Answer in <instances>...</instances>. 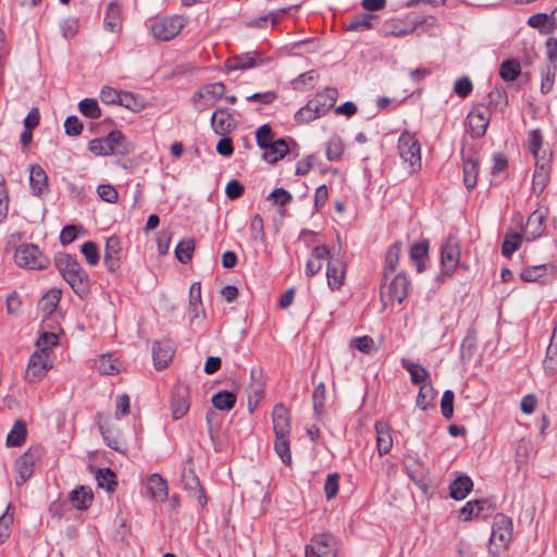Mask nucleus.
Here are the masks:
<instances>
[{
    "label": "nucleus",
    "mask_w": 557,
    "mask_h": 557,
    "mask_svg": "<svg viewBox=\"0 0 557 557\" xmlns=\"http://www.w3.org/2000/svg\"><path fill=\"white\" fill-rule=\"evenodd\" d=\"M54 264L75 295L81 299L87 298L90 293V280L78 261L69 253L58 252Z\"/></svg>",
    "instance_id": "obj_1"
},
{
    "label": "nucleus",
    "mask_w": 557,
    "mask_h": 557,
    "mask_svg": "<svg viewBox=\"0 0 557 557\" xmlns=\"http://www.w3.org/2000/svg\"><path fill=\"white\" fill-rule=\"evenodd\" d=\"M338 98V90L334 87H326L318 92L313 99L301 107L295 114L297 123H309L325 115L335 106Z\"/></svg>",
    "instance_id": "obj_2"
},
{
    "label": "nucleus",
    "mask_w": 557,
    "mask_h": 557,
    "mask_svg": "<svg viewBox=\"0 0 557 557\" xmlns=\"http://www.w3.org/2000/svg\"><path fill=\"white\" fill-rule=\"evenodd\" d=\"M511 539L512 520L504 513H497L493 520L490 554L493 557H500L508 549Z\"/></svg>",
    "instance_id": "obj_3"
},
{
    "label": "nucleus",
    "mask_w": 557,
    "mask_h": 557,
    "mask_svg": "<svg viewBox=\"0 0 557 557\" xmlns=\"http://www.w3.org/2000/svg\"><path fill=\"white\" fill-rule=\"evenodd\" d=\"M409 289L410 281L404 273L396 274L389 282H387V278H383L380 288V297L383 307L386 308L395 301L401 304L407 298Z\"/></svg>",
    "instance_id": "obj_4"
},
{
    "label": "nucleus",
    "mask_w": 557,
    "mask_h": 557,
    "mask_svg": "<svg viewBox=\"0 0 557 557\" xmlns=\"http://www.w3.org/2000/svg\"><path fill=\"white\" fill-rule=\"evenodd\" d=\"M14 260L18 267L30 270L47 269L50 264V258L39 246H16Z\"/></svg>",
    "instance_id": "obj_5"
},
{
    "label": "nucleus",
    "mask_w": 557,
    "mask_h": 557,
    "mask_svg": "<svg viewBox=\"0 0 557 557\" xmlns=\"http://www.w3.org/2000/svg\"><path fill=\"white\" fill-rule=\"evenodd\" d=\"M397 148L403 161L409 164L411 173L421 169V146L412 134L404 131L398 138Z\"/></svg>",
    "instance_id": "obj_6"
},
{
    "label": "nucleus",
    "mask_w": 557,
    "mask_h": 557,
    "mask_svg": "<svg viewBox=\"0 0 557 557\" xmlns=\"http://www.w3.org/2000/svg\"><path fill=\"white\" fill-rule=\"evenodd\" d=\"M273 61L271 57L264 55L261 50H252L240 54H235L226 59L224 65L227 71H247L270 64Z\"/></svg>",
    "instance_id": "obj_7"
},
{
    "label": "nucleus",
    "mask_w": 557,
    "mask_h": 557,
    "mask_svg": "<svg viewBox=\"0 0 557 557\" xmlns=\"http://www.w3.org/2000/svg\"><path fill=\"white\" fill-rule=\"evenodd\" d=\"M185 25L183 16L173 15L156 20L151 24L153 37L161 41H169L175 38Z\"/></svg>",
    "instance_id": "obj_8"
},
{
    "label": "nucleus",
    "mask_w": 557,
    "mask_h": 557,
    "mask_svg": "<svg viewBox=\"0 0 557 557\" xmlns=\"http://www.w3.org/2000/svg\"><path fill=\"white\" fill-rule=\"evenodd\" d=\"M225 85L223 83H211L203 85L193 95V102L198 112H203L208 108L222 99L225 94Z\"/></svg>",
    "instance_id": "obj_9"
},
{
    "label": "nucleus",
    "mask_w": 557,
    "mask_h": 557,
    "mask_svg": "<svg viewBox=\"0 0 557 557\" xmlns=\"http://www.w3.org/2000/svg\"><path fill=\"white\" fill-rule=\"evenodd\" d=\"M491 110L484 104H476L467 115V126L472 138L485 135L491 120Z\"/></svg>",
    "instance_id": "obj_10"
},
{
    "label": "nucleus",
    "mask_w": 557,
    "mask_h": 557,
    "mask_svg": "<svg viewBox=\"0 0 557 557\" xmlns=\"http://www.w3.org/2000/svg\"><path fill=\"white\" fill-rule=\"evenodd\" d=\"M544 215L540 211H533L527 219L521 232L510 235L516 242L525 240L527 243L537 239L544 232Z\"/></svg>",
    "instance_id": "obj_11"
},
{
    "label": "nucleus",
    "mask_w": 557,
    "mask_h": 557,
    "mask_svg": "<svg viewBox=\"0 0 557 557\" xmlns=\"http://www.w3.org/2000/svg\"><path fill=\"white\" fill-rule=\"evenodd\" d=\"M307 553H313L317 557H336V539L330 533L317 534L311 539V543L306 545Z\"/></svg>",
    "instance_id": "obj_12"
},
{
    "label": "nucleus",
    "mask_w": 557,
    "mask_h": 557,
    "mask_svg": "<svg viewBox=\"0 0 557 557\" xmlns=\"http://www.w3.org/2000/svg\"><path fill=\"white\" fill-rule=\"evenodd\" d=\"M336 247H338V250H341V246H332L331 255L327 258L329 261L326 268L327 284L333 290L341 288L344 283L346 273L345 262L339 257L335 256Z\"/></svg>",
    "instance_id": "obj_13"
},
{
    "label": "nucleus",
    "mask_w": 557,
    "mask_h": 557,
    "mask_svg": "<svg viewBox=\"0 0 557 557\" xmlns=\"http://www.w3.org/2000/svg\"><path fill=\"white\" fill-rule=\"evenodd\" d=\"M40 455L39 448L30 447L15 462L18 473L16 485H23L34 472L35 462Z\"/></svg>",
    "instance_id": "obj_14"
},
{
    "label": "nucleus",
    "mask_w": 557,
    "mask_h": 557,
    "mask_svg": "<svg viewBox=\"0 0 557 557\" xmlns=\"http://www.w3.org/2000/svg\"><path fill=\"white\" fill-rule=\"evenodd\" d=\"M189 388L185 384H176L172 392L171 410L175 420L183 418L189 410Z\"/></svg>",
    "instance_id": "obj_15"
},
{
    "label": "nucleus",
    "mask_w": 557,
    "mask_h": 557,
    "mask_svg": "<svg viewBox=\"0 0 557 557\" xmlns=\"http://www.w3.org/2000/svg\"><path fill=\"white\" fill-rule=\"evenodd\" d=\"M463 162V184L468 190L473 189L478 183L479 176V154L472 150L466 154L465 149H461Z\"/></svg>",
    "instance_id": "obj_16"
},
{
    "label": "nucleus",
    "mask_w": 557,
    "mask_h": 557,
    "mask_svg": "<svg viewBox=\"0 0 557 557\" xmlns=\"http://www.w3.org/2000/svg\"><path fill=\"white\" fill-rule=\"evenodd\" d=\"M211 126L215 134L224 136L236 127V120L227 108L216 109L211 116Z\"/></svg>",
    "instance_id": "obj_17"
},
{
    "label": "nucleus",
    "mask_w": 557,
    "mask_h": 557,
    "mask_svg": "<svg viewBox=\"0 0 557 557\" xmlns=\"http://www.w3.org/2000/svg\"><path fill=\"white\" fill-rule=\"evenodd\" d=\"M49 357L42 352H34L28 361L25 377L29 382H37L42 379L51 364L48 363Z\"/></svg>",
    "instance_id": "obj_18"
},
{
    "label": "nucleus",
    "mask_w": 557,
    "mask_h": 557,
    "mask_svg": "<svg viewBox=\"0 0 557 557\" xmlns=\"http://www.w3.org/2000/svg\"><path fill=\"white\" fill-rule=\"evenodd\" d=\"M175 354L174 345L171 341H158L152 345L153 364L158 370L164 369L171 362Z\"/></svg>",
    "instance_id": "obj_19"
},
{
    "label": "nucleus",
    "mask_w": 557,
    "mask_h": 557,
    "mask_svg": "<svg viewBox=\"0 0 557 557\" xmlns=\"http://www.w3.org/2000/svg\"><path fill=\"white\" fill-rule=\"evenodd\" d=\"M556 273V264L544 263L539 265H531L523 269L520 273V277L524 282H544L548 276H555Z\"/></svg>",
    "instance_id": "obj_20"
},
{
    "label": "nucleus",
    "mask_w": 557,
    "mask_h": 557,
    "mask_svg": "<svg viewBox=\"0 0 557 557\" xmlns=\"http://www.w3.org/2000/svg\"><path fill=\"white\" fill-rule=\"evenodd\" d=\"M273 432L276 436H290V417L282 404L274 406L272 411Z\"/></svg>",
    "instance_id": "obj_21"
},
{
    "label": "nucleus",
    "mask_w": 557,
    "mask_h": 557,
    "mask_svg": "<svg viewBox=\"0 0 557 557\" xmlns=\"http://www.w3.org/2000/svg\"><path fill=\"white\" fill-rule=\"evenodd\" d=\"M122 3L119 0L110 1L104 12V29L111 33H117L122 28Z\"/></svg>",
    "instance_id": "obj_22"
},
{
    "label": "nucleus",
    "mask_w": 557,
    "mask_h": 557,
    "mask_svg": "<svg viewBox=\"0 0 557 557\" xmlns=\"http://www.w3.org/2000/svg\"><path fill=\"white\" fill-rule=\"evenodd\" d=\"M108 146H111V154L126 156L134 151L132 143L127 141L123 133L119 129L111 131L106 137Z\"/></svg>",
    "instance_id": "obj_23"
},
{
    "label": "nucleus",
    "mask_w": 557,
    "mask_h": 557,
    "mask_svg": "<svg viewBox=\"0 0 557 557\" xmlns=\"http://www.w3.org/2000/svg\"><path fill=\"white\" fill-rule=\"evenodd\" d=\"M182 483L185 490L189 491L197 498L201 506L207 504V497L203 493V488L200 485V481L195 474L191 468H185L182 471Z\"/></svg>",
    "instance_id": "obj_24"
},
{
    "label": "nucleus",
    "mask_w": 557,
    "mask_h": 557,
    "mask_svg": "<svg viewBox=\"0 0 557 557\" xmlns=\"http://www.w3.org/2000/svg\"><path fill=\"white\" fill-rule=\"evenodd\" d=\"M147 494L150 499L156 502H164L168 498V483L158 473L151 474L146 483Z\"/></svg>",
    "instance_id": "obj_25"
},
{
    "label": "nucleus",
    "mask_w": 557,
    "mask_h": 557,
    "mask_svg": "<svg viewBox=\"0 0 557 557\" xmlns=\"http://www.w3.org/2000/svg\"><path fill=\"white\" fill-rule=\"evenodd\" d=\"M29 186L36 197H41L44 193L48 191V176L38 164H32L29 168Z\"/></svg>",
    "instance_id": "obj_26"
},
{
    "label": "nucleus",
    "mask_w": 557,
    "mask_h": 557,
    "mask_svg": "<svg viewBox=\"0 0 557 557\" xmlns=\"http://www.w3.org/2000/svg\"><path fill=\"white\" fill-rule=\"evenodd\" d=\"M376 448L380 456L389 453L393 446L392 430L387 422L377 421L375 423Z\"/></svg>",
    "instance_id": "obj_27"
},
{
    "label": "nucleus",
    "mask_w": 557,
    "mask_h": 557,
    "mask_svg": "<svg viewBox=\"0 0 557 557\" xmlns=\"http://www.w3.org/2000/svg\"><path fill=\"white\" fill-rule=\"evenodd\" d=\"M331 249L327 246H314L311 257L306 263V275L311 277L315 275L323 265V260L329 258Z\"/></svg>",
    "instance_id": "obj_28"
},
{
    "label": "nucleus",
    "mask_w": 557,
    "mask_h": 557,
    "mask_svg": "<svg viewBox=\"0 0 557 557\" xmlns=\"http://www.w3.org/2000/svg\"><path fill=\"white\" fill-rule=\"evenodd\" d=\"M94 500V494L90 487L81 485L69 494V502L78 510H86Z\"/></svg>",
    "instance_id": "obj_29"
},
{
    "label": "nucleus",
    "mask_w": 557,
    "mask_h": 557,
    "mask_svg": "<svg viewBox=\"0 0 557 557\" xmlns=\"http://www.w3.org/2000/svg\"><path fill=\"white\" fill-rule=\"evenodd\" d=\"M379 17L372 13H359L354 15L346 25L348 32H366L374 28Z\"/></svg>",
    "instance_id": "obj_30"
},
{
    "label": "nucleus",
    "mask_w": 557,
    "mask_h": 557,
    "mask_svg": "<svg viewBox=\"0 0 557 557\" xmlns=\"http://www.w3.org/2000/svg\"><path fill=\"white\" fill-rule=\"evenodd\" d=\"M458 246H441V263L445 274H450L459 263Z\"/></svg>",
    "instance_id": "obj_31"
},
{
    "label": "nucleus",
    "mask_w": 557,
    "mask_h": 557,
    "mask_svg": "<svg viewBox=\"0 0 557 557\" xmlns=\"http://www.w3.org/2000/svg\"><path fill=\"white\" fill-rule=\"evenodd\" d=\"M473 482L468 475H460L449 485V495L456 500L465 499L472 491Z\"/></svg>",
    "instance_id": "obj_32"
},
{
    "label": "nucleus",
    "mask_w": 557,
    "mask_h": 557,
    "mask_svg": "<svg viewBox=\"0 0 557 557\" xmlns=\"http://www.w3.org/2000/svg\"><path fill=\"white\" fill-rule=\"evenodd\" d=\"M289 152L287 141L284 138L273 140V146L269 151H264L262 154L263 160L269 163H275L283 159Z\"/></svg>",
    "instance_id": "obj_33"
},
{
    "label": "nucleus",
    "mask_w": 557,
    "mask_h": 557,
    "mask_svg": "<svg viewBox=\"0 0 557 557\" xmlns=\"http://www.w3.org/2000/svg\"><path fill=\"white\" fill-rule=\"evenodd\" d=\"M549 182V168L546 164H536L534 174H533V181H532V188L534 193L540 195L543 193V190L546 188L547 184Z\"/></svg>",
    "instance_id": "obj_34"
},
{
    "label": "nucleus",
    "mask_w": 557,
    "mask_h": 557,
    "mask_svg": "<svg viewBox=\"0 0 557 557\" xmlns=\"http://www.w3.org/2000/svg\"><path fill=\"white\" fill-rule=\"evenodd\" d=\"M476 347V333L474 330H469L460 345V359L463 363L470 362Z\"/></svg>",
    "instance_id": "obj_35"
},
{
    "label": "nucleus",
    "mask_w": 557,
    "mask_h": 557,
    "mask_svg": "<svg viewBox=\"0 0 557 557\" xmlns=\"http://www.w3.org/2000/svg\"><path fill=\"white\" fill-rule=\"evenodd\" d=\"M27 435L26 423L22 420H16L10 433L7 436V445L11 447L21 446Z\"/></svg>",
    "instance_id": "obj_36"
},
{
    "label": "nucleus",
    "mask_w": 557,
    "mask_h": 557,
    "mask_svg": "<svg viewBox=\"0 0 557 557\" xmlns=\"http://www.w3.org/2000/svg\"><path fill=\"white\" fill-rule=\"evenodd\" d=\"M211 401L215 409L230 411L236 404V395L228 391H221L212 396Z\"/></svg>",
    "instance_id": "obj_37"
},
{
    "label": "nucleus",
    "mask_w": 557,
    "mask_h": 557,
    "mask_svg": "<svg viewBox=\"0 0 557 557\" xmlns=\"http://www.w3.org/2000/svg\"><path fill=\"white\" fill-rule=\"evenodd\" d=\"M521 74V66L518 60H505L499 66V76L505 82H513Z\"/></svg>",
    "instance_id": "obj_38"
},
{
    "label": "nucleus",
    "mask_w": 557,
    "mask_h": 557,
    "mask_svg": "<svg viewBox=\"0 0 557 557\" xmlns=\"http://www.w3.org/2000/svg\"><path fill=\"white\" fill-rule=\"evenodd\" d=\"M401 364H403L404 369H406L409 372L411 382L413 384L424 383L430 376L429 371L423 366H421L419 363H414V362H411L408 360H403Z\"/></svg>",
    "instance_id": "obj_39"
},
{
    "label": "nucleus",
    "mask_w": 557,
    "mask_h": 557,
    "mask_svg": "<svg viewBox=\"0 0 557 557\" xmlns=\"http://www.w3.org/2000/svg\"><path fill=\"white\" fill-rule=\"evenodd\" d=\"M119 104L133 112H140L145 109V101L143 100V98L131 91L122 92Z\"/></svg>",
    "instance_id": "obj_40"
},
{
    "label": "nucleus",
    "mask_w": 557,
    "mask_h": 557,
    "mask_svg": "<svg viewBox=\"0 0 557 557\" xmlns=\"http://www.w3.org/2000/svg\"><path fill=\"white\" fill-rule=\"evenodd\" d=\"M256 139L261 149L269 151L274 140V133L271 126L269 124L260 126L256 132Z\"/></svg>",
    "instance_id": "obj_41"
},
{
    "label": "nucleus",
    "mask_w": 557,
    "mask_h": 557,
    "mask_svg": "<svg viewBox=\"0 0 557 557\" xmlns=\"http://www.w3.org/2000/svg\"><path fill=\"white\" fill-rule=\"evenodd\" d=\"M115 478V473L109 468L99 469L96 474L98 485L107 491H113L117 485Z\"/></svg>",
    "instance_id": "obj_42"
},
{
    "label": "nucleus",
    "mask_w": 557,
    "mask_h": 557,
    "mask_svg": "<svg viewBox=\"0 0 557 557\" xmlns=\"http://www.w3.org/2000/svg\"><path fill=\"white\" fill-rule=\"evenodd\" d=\"M264 395V383L261 375H257L256 371H251V382L247 387V397L260 400Z\"/></svg>",
    "instance_id": "obj_43"
},
{
    "label": "nucleus",
    "mask_w": 557,
    "mask_h": 557,
    "mask_svg": "<svg viewBox=\"0 0 557 557\" xmlns=\"http://www.w3.org/2000/svg\"><path fill=\"white\" fill-rule=\"evenodd\" d=\"M541 76H542L541 92L546 95L552 90V88L554 86L555 76H556V65L548 64L545 67H543L541 70Z\"/></svg>",
    "instance_id": "obj_44"
},
{
    "label": "nucleus",
    "mask_w": 557,
    "mask_h": 557,
    "mask_svg": "<svg viewBox=\"0 0 557 557\" xmlns=\"http://www.w3.org/2000/svg\"><path fill=\"white\" fill-rule=\"evenodd\" d=\"M78 108L86 117L99 119L101 116V110L96 99L85 98L79 102Z\"/></svg>",
    "instance_id": "obj_45"
},
{
    "label": "nucleus",
    "mask_w": 557,
    "mask_h": 557,
    "mask_svg": "<svg viewBox=\"0 0 557 557\" xmlns=\"http://www.w3.org/2000/svg\"><path fill=\"white\" fill-rule=\"evenodd\" d=\"M99 429H100V433L103 437V441L104 443L107 444L108 447L116 450V451H120L121 450V446H120V434L116 430L112 429V428H109L104 424H100L99 425Z\"/></svg>",
    "instance_id": "obj_46"
},
{
    "label": "nucleus",
    "mask_w": 557,
    "mask_h": 557,
    "mask_svg": "<svg viewBox=\"0 0 557 557\" xmlns=\"http://www.w3.org/2000/svg\"><path fill=\"white\" fill-rule=\"evenodd\" d=\"M274 449L284 463L289 465L292 462L289 436H276L274 442Z\"/></svg>",
    "instance_id": "obj_47"
},
{
    "label": "nucleus",
    "mask_w": 557,
    "mask_h": 557,
    "mask_svg": "<svg viewBox=\"0 0 557 557\" xmlns=\"http://www.w3.org/2000/svg\"><path fill=\"white\" fill-rule=\"evenodd\" d=\"M434 396V388L431 384H423L417 395L416 404L421 410H428Z\"/></svg>",
    "instance_id": "obj_48"
},
{
    "label": "nucleus",
    "mask_w": 557,
    "mask_h": 557,
    "mask_svg": "<svg viewBox=\"0 0 557 557\" xmlns=\"http://www.w3.org/2000/svg\"><path fill=\"white\" fill-rule=\"evenodd\" d=\"M106 252H104V264L108 268L109 271L114 272L119 265H120V253H121V247L120 246H104Z\"/></svg>",
    "instance_id": "obj_49"
},
{
    "label": "nucleus",
    "mask_w": 557,
    "mask_h": 557,
    "mask_svg": "<svg viewBox=\"0 0 557 557\" xmlns=\"http://www.w3.org/2000/svg\"><path fill=\"white\" fill-rule=\"evenodd\" d=\"M400 257V247L399 246H391L385 256V270H384V280L387 278L388 272L393 273L397 264L399 262Z\"/></svg>",
    "instance_id": "obj_50"
},
{
    "label": "nucleus",
    "mask_w": 557,
    "mask_h": 557,
    "mask_svg": "<svg viewBox=\"0 0 557 557\" xmlns=\"http://www.w3.org/2000/svg\"><path fill=\"white\" fill-rule=\"evenodd\" d=\"M58 344V336L54 333L45 332L37 339L36 352H42L49 357L51 347Z\"/></svg>",
    "instance_id": "obj_51"
},
{
    "label": "nucleus",
    "mask_w": 557,
    "mask_h": 557,
    "mask_svg": "<svg viewBox=\"0 0 557 557\" xmlns=\"http://www.w3.org/2000/svg\"><path fill=\"white\" fill-rule=\"evenodd\" d=\"M96 368L100 373L107 375H113L119 372V368L111 355H102L96 360Z\"/></svg>",
    "instance_id": "obj_52"
},
{
    "label": "nucleus",
    "mask_w": 557,
    "mask_h": 557,
    "mask_svg": "<svg viewBox=\"0 0 557 557\" xmlns=\"http://www.w3.org/2000/svg\"><path fill=\"white\" fill-rule=\"evenodd\" d=\"M485 504V500H470L461 508L460 515L465 520H470L473 517H480Z\"/></svg>",
    "instance_id": "obj_53"
},
{
    "label": "nucleus",
    "mask_w": 557,
    "mask_h": 557,
    "mask_svg": "<svg viewBox=\"0 0 557 557\" xmlns=\"http://www.w3.org/2000/svg\"><path fill=\"white\" fill-rule=\"evenodd\" d=\"M344 152V144L343 140L338 136L332 137L325 149L326 158L330 161L338 160Z\"/></svg>",
    "instance_id": "obj_54"
},
{
    "label": "nucleus",
    "mask_w": 557,
    "mask_h": 557,
    "mask_svg": "<svg viewBox=\"0 0 557 557\" xmlns=\"http://www.w3.org/2000/svg\"><path fill=\"white\" fill-rule=\"evenodd\" d=\"M487 99H488V102H487V106H485L486 108H488L490 110L492 108H498V107H506L508 101H507V94L506 91L503 89V88H493L488 95H487Z\"/></svg>",
    "instance_id": "obj_55"
},
{
    "label": "nucleus",
    "mask_w": 557,
    "mask_h": 557,
    "mask_svg": "<svg viewBox=\"0 0 557 557\" xmlns=\"http://www.w3.org/2000/svg\"><path fill=\"white\" fill-rule=\"evenodd\" d=\"M326 400V391L324 383H319L312 394L313 409L317 416H320L324 410Z\"/></svg>",
    "instance_id": "obj_56"
},
{
    "label": "nucleus",
    "mask_w": 557,
    "mask_h": 557,
    "mask_svg": "<svg viewBox=\"0 0 557 557\" xmlns=\"http://www.w3.org/2000/svg\"><path fill=\"white\" fill-rule=\"evenodd\" d=\"M543 364L546 373L555 374L557 372V345L549 343Z\"/></svg>",
    "instance_id": "obj_57"
},
{
    "label": "nucleus",
    "mask_w": 557,
    "mask_h": 557,
    "mask_svg": "<svg viewBox=\"0 0 557 557\" xmlns=\"http://www.w3.org/2000/svg\"><path fill=\"white\" fill-rule=\"evenodd\" d=\"M317 78L318 74L315 73V71L311 70L305 72L294 81V88L297 90H304L308 86L312 88L314 86V82L317 81Z\"/></svg>",
    "instance_id": "obj_58"
},
{
    "label": "nucleus",
    "mask_w": 557,
    "mask_h": 557,
    "mask_svg": "<svg viewBox=\"0 0 557 557\" xmlns=\"http://www.w3.org/2000/svg\"><path fill=\"white\" fill-rule=\"evenodd\" d=\"M454 399L455 394L453 391L447 389L444 392L441 400V411L445 419L449 420L454 414Z\"/></svg>",
    "instance_id": "obj_59"
},
{
    "label": "nucleus",
    "mask_w": 557,
    "mask_h": 557,
    "mask_svg": "<svg viewBox=\"0 0 557 557\" xmlns=\"http://www.w3.org/2000/svg\"><path fill=\"white\" fill-rule=\"evenodd\" d=\"M88 149L97 156H109L111 154L110 151H112L104 137L91 139L88 144Z\"/></svg>",
    "instance_id": "obj_60"
},
{
    "label": "nucleus",
    "mask_w": 557,
    "mask_h": 557,
    "mask_svg": "<svg viewBox=\"0 0 557 557\" xmlns=\"http://www.w3.org/2000/svg\"><path fill=\"white\" fill-rule=\"evenodd\" d=\"M97 193L103 201L109 203H115L119 199L116 189L109 184H100L97 188Z\"/></svg>",
    "instance_id": "obj_61"
},
{
    "label": "nucleus",
    "mask_w": 557,
    "mask_h": 557,
    "mask_svg": "<svg viewBox=\"0 0 557 557\" xmlns=\"http://www.w3.org/2000/svg\"><path fill=\"white\" fill-rule=\"evenodd\" d=\"M339 474L334 472L326 476L324 483V493L327 499H332L338 492Z\"/></svg>",
    "instance_id": "obj_62"
},
{
    "label": "nucleus",
    "mask_w": 557,
    "mask_h": 557,
    "mask_svg": "<svg viewBox=\"0 0 557 557\" xmlns=\"http://www.w3.org/2000/svg\"><path fill=\"white\" fill-rule=\"evenodd\" d=\"M121 96V91L108 86L103 87L100 91V99L106 104H119Z\"/></svg>",
    "instance_id": "obj_63"
},
{
    "label": "nucleus",
    "mask_w": 557,
    "mask_h": 557,
    "mask_svg": "<svg viewBox=\"0 0 557 557\" xmlns=\"http://www.w3.org/2000/svg\"><path fill=\"white\" fill-rule=\"evenodd\" d=\"M454 91L460 98L468 97L470 95V92L472 91V82L467 76L458 78L455 82Z\"/></svg>",
    "instance_id": "obj_64"
}]
</instances>
